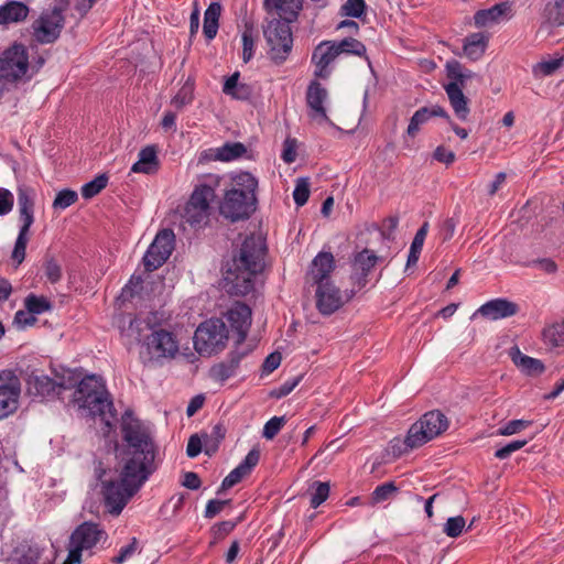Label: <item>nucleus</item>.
I'll list each match as a JSON object with an SVG mask.
<instances>
[{
  "label": "nucleus",
  "instance_id": "obj_54",
  "mask_svg": "<svg viewBox=\"0 0 564 564\" xmlns=\"http://www.w3.org/2000/svg\"><path fill=\"white\" fill-rule=\"evenodd\" d=\"M527 444V440L512 441L506 446H502L501 448L497 449L495 453V457H497L498 459H506L510 457L514 452L524 447Z\"/></svg>",
  "mask_w": 564,
  "mask_h": 564
},
{
  "label": "nucleus",
  "instance_id": "obj_57",
  "mask_svg": "<svg viewBox=\"0 0 564 564\" xmlns=\"http://www.w3.org/2000/svg\"><path fill=\"white\" fill-rule=\"evenodd\" d=\"M464 67L457 61H449L446 63V75L451 79L449 83L458 85V80L462 79V73Z\"/></svg>",
  "mask_w": 564,
  "mask_h": 564
},
{
  "label": "nucleus",
  "instance_id": "obj_8",
  "mask_svg": "<svg viewBox=\"0 0 564 564\" xmlns=\"http://www.w3.org/2000/svg\"><path fill=\"white\" fill-rule=\"evenodd\" d=\"M228 340L226 324L219 318L202 323L194 334V347L202 356H210L221 351Z\"/></svg>",
  "mask_w": 564,
  "mask_h": 564
},
{
  "label": "nucleus",
  "instance_id": "obj_48",
  "mask_svg": "<svg viewBox=\"0 0 564 564\" xmlns=\"http://www.w3.org/2000/svg\"><path fill=\"white\" fill-rule=\"evenodd\" d=\"M313 487H315V491L312 494L311 497V507L317 508L328 498L329 484L315 481L313 484Z\"/></svg>",
  "mask_w": 564,
  "mask_h": 564
},
{
  "label": "nucleus",
  "instance_id": "obj_12",
  "mask_svg": "<svg viewBox=\"0 0 564 564\" xmlns=\"http://www.w3.org/2000/svg\"><path fill=\"white\" fill-rule=\"evenodd\" d=\"M145 349L150 360L160 361L164 358H174L178 352V344L172 333L160 329L147 338Z\"/></svg>",
  "mask_w": 564,
  "mask_h": 564
},
{
  "label": "nucleus",
  "instance_id": "obj_2",
  "mask_svg": "<svg viewBox=\"0 0 564 564\" xmlns=\"http://www.w3.org/2000/svg\"><path fill=\"white\" fill-rule=\"evenodd\" d=\"M265 243L260 236L247 237L237 254L227 263L224 290L234 296H245L253 290V278L264 267Z\"/></svg>",
  "mask_w": 564,
  "mask_h": 564
},
{
  "label": "nucleus",
  "instance_id": "obj_60",
  "mask_svg": "<svg viewBox=\"0 0 564 564\" xmlns=\"http://www.w3.org/2000/svg\"><path fill=\"white\" fill-rule=\"evenodd\" d=\"M457 221L454 218L445 219L440 228V236L443 241L452 239L456 229Z\"/></svg>",
  "mask_w": 564,
  "mask_h": 564
},
{
  "label": "nucleus",
  "instance_id": "obj_62",
  "mask_svg": "<svg viewBox=\"0 0 564 564\" xmlns=\"http://www.w3.org/2000/svg\"><path fill=\"white\" fill-rule=\"evenodd\" d=\"M203 449V440L197 435L193 434L187 443L186 454L188 457H196Z\"/></svg>",
  "mask_w": 564,
  "mask_h": 564
},
{
  "label": "nucleus",
  "instance_id": "obj_35",
  "mask_svg": "<svg viewBox=\"0 0 564 564\" xmlns=\"http://www.w3.org/2000/svg\"><path fill=\"white\" fill-rule=\"evenodd\" d=\"M544 341L551 347H561L564 345V319L554 323L543 330Z\"/></svg>",
  "mask_w": 564,
  "mask_h": 564
},
{
  "label": "nucleus",
  "instance_id": "obj_13",
  "mask_svg": "<svg viewBox=\"0 0 564 564\" xmlns=\"http://www.w3.org/2000/svg\"><path fill=\"white\" fill-rule=\"evenodd\" d=\"M0 420L18 409L21 383L11 370L0 371Z\"/></svg>",
  "mask_w": 564,
  "mask_h": 564
},
{
  "label": "nucleus",
  "instance_id": "obj_49",
  "mask_svg": "<svg viewBox=\"0 0 564 564\" xmlns=\"http://www.w3.org/2000/svg\"><path fill=\"white\" fill-rule=\"evenodd\" d=\"M29 238L28 235L19 234L14 243V248L11 254L12 260L15 262V267L20 265L25 259V250Z\"/></svg>",
  "mask_w": 564,
  "mask_h": 564
},
{
  "label": "nucleus",
  "instance_id": "obj_63",
  "mask_svg": "<svg viewBox=\"0 0 564 564\" xmlns=\"http://www.w3.org/2000/svg\"><path fill=\"white\" fill-rule=\"evenodd\" d=\"M137 545L138 541L135 538H133L130 544L120 550L119 555L113 557L112 562L116 564H122L137 551Z\"/></svg>",
  "mask_w": 564,
  "mask_h": 564
},
{
  "label": "nucleus",
  "instance_id": "obj_25",
  "mask_svg": "<svg viewBox=\"0 0 564 564\" xmlns=\"http://www.w3.org/2000/svg\"><path fill=\"white\" fill-rule=\"evenodd\" d=\"M449 104L458 119L466 121L470 109L468 107V98L464 95L463 88L455 83H448L444 86Z\"/></svg>",
  "mask_w": 564,
  "mask_h": 564
},
{
  "label": "nucleus",
  "instance_id": "obj_64",
  "mask_svg": "<svg viewBox=\"0 0 564 564\" xmlns=\"http://www.w3.org/2000/svg\"><path fill=\"white\" fill-rule=\"evenodd\" d=\"M434 159L448 165L455 161V153L444 147H437L434 151Z\"/></svg>",
  "mask_w": 564,
  "mask_h": 564
},
{
  "label": "nucleus",
  "instance_id": "obj_55",
  "mask_svg": "<svg viewBox=\"0 0 564 564\" xmlns=\"http://www.w3.org/2000/svg\"><path fill=\"white\" fill-rule=\"evenodd\" d=\"M242 46H243L242 58H243V62L247 63L251 59V57L253 55V46H254L251 26H246V30L242 33Z\"/></svg>",
  "mask_w": 564,
  "mask_h": 564
},
{
  "label": "nucleus",
  "instance_id": "obj_14",
  "mask_svg": "<svg viewBox=\"0 0 564 564\" xmlns=\"http://www.w3.org/2000/svg\"><path fill=\"white\" fill-rule=\"evenodd\" d=\"M349 299V295H344L330 281L317 285L316 307L323 315H332Z\"/></svg>",
  "mask_w": 564,
  "mask_h": 564
},
{
  "label": "nucleus",
  "instance_id": "obj_32",
  "mask_svg": "<svg viewBox=\"0 0 564 564\" xmlns=\"http://www.w3.org/2000/svg\"><path fill=\"white\" fill-rule=\"evenodd\" d=\"M508 10L509 7L507 3L496 4L487 10H479L474 17L475 24L476 26L481 28L497 22Z\"/></svg>",
  "mask_w": 564,
  "mask_h": 564
},
{
  "label": "nucleus",
  "instance_id": "obj_41",
  "mask_svg": "<svg viewBox=\"0 0 564 564\" xmlns=\"http://www.w3.org/2000/svg\"><path fill=\"white\" fill-rule=\"evenodd\" d=\"M398 491L394 482L389 481L378 486L371 494V503L377 505L390 499Z\"/></svg>",
  "mask_w": 564,
  "mask_h": 564
},
{
  "label": "nucleus",
  "instance_id": "obj_5",
  "mask_svg": "<svg viewBox=\"0 0 564 564\" xmlns=\"http://www.w3.org/2000/svg\"><path fill=\"white\" fill-rule=\"evenodd\" d=\"M449 426L447 416L440 410H432L422 415V417L411 425L404 444L410 449L420 447L431 440L443 434Z\"/></svg>",
  "mask_w": 564,
  "mask_h": 564
},
{
  "label": "nucleus",
  "instance_id": "obj_22",
  "mask_svg": "<svg viewBox=\"0 0 564 564\" xmlns=\"http://www.w3.org/2000/svg\"><path fill=\"white\" fill-rule=\"evenodd\" d=\"M433 117H442L449 119L448 113L446 110L440 106L434 105L431 107H422L419 110H416L412 118L410 119L406 133L409 137L414 138L417 132L420 131V128L422 124L426 123L431 118Z\"/></svg>",
  "mask_w": 564,
  "mask_h": 564
},
{
  "label": "nucleus",
  "instance_id": "obj_43",
  "mask_svg": "<svg viewBox=\"0 0 564 564\" xmlns=\"http://www.w3.org/2000/svg\"><path fill=\"white\" fill-rule=\"evenodd\" d=\"M25 307L31 314H41L43 312L50 311L52 304L43 296L31 294L25 299Z\"/></svg>",
  "mask_w": 564,
  "mask_h": 564
},
{
  "label": "nucleus",
  "instance_id": "obj_58",
  "mask_svg": "<svg viewBox=\"0 0 564 564\" xmlns=\"http://www.w3.org/2000/svg\"><path fill=\"white\" fill-rule=\"evenodd\" d=\"M13 195L9 189L0 187V216L7 215L12 210Z\"/></svg>",
  "mask_w": 564,
  "mask_h": 564
},
{
  "label": "nucleus",
  "instance_id": "obj_11",
  "mask_svg": "<svg viewBox=\"0 0 564 564\" xmlns=\"http://www.w3.org/2000/svg\"><path fill=\"white\" fill-rule=\"evenodd\" d=\"M175 247V235L172 229L160 230L143 257L147 271L151 272L160 268L171 256Z\"/></svg>",
  "mask_w": 564,
  "mask_h": 564
},
{
  "label": "nucleus",
  "instance_id": "obj_42",
  "mask_svg": "<svg viewBox=\"0 0 564 564\" xmlns=\"http://www.w3.org/2000/svg\"><path fill=\"white\" fill-rule=\"evenodd\" d=\"M194 95V85L188 80L181 87L177 94L172 99V105L176 109L183 108L185 105H188L193 100Z\"/></svg>",
  "mask_w": 564,
  "mask_h": 564
},
{
  "label": "nucleus",
  "instance_id": "obj_34",
  "mask_svg": "<svg viewBox=\"0 0 564 564\" xmlns=\"http://www.w3.org/2000/svg\"><path fill=\"white\" fill-rule=\"evenodd\" d=\"M210 212L202 206L186 204L185 207V219L192 226H203L209 220Z\"/></svg>",
  "mask_w": 564,
  "mask_h": 564
},
{
  "label": "nucleus",
  "instance_id": "obj_59",
  "mask_svg": "<svg viewBox=\"0 0 564 564\" xmlns=\"http://www.w3.org/2000/svg\"><path fill=\"white\" fill-rule=\"evenodd\" d=\"M300 380H301V377H297L291 381L284 382L282 386H280L278 389H274L271 392V397L280 399V398H283V397L290 394L294 390V388L299 384Z\"/></svg>",
  "mask_w": 564,
  "mask_h": 564
},
{
  "label": "nucleus",
  "instance_id": "obj_38",
  "mask_svg": "<svg viewBox=\"0 0 564 564\" xmlns=\"http://www.w3.org/2000/svg\"><path fill=\"white\" fill-rule=\"evenodd\" d=\"M563 64V58L542 61L533 65L534 77L542 78L554 74Z\"/></svg>",
  "mask_w": 564,
  "mask_h": 564
},
{
  "label": "nucleus",
  "instance_id": "obj_27",
  "mask_svg": "<svg viewBox=\"0 0 564 564\" xmlns=\"http://www.w3.org/2000/svg\"><path fill=\"white\" fill-rule=\"evenodd\" d=\"M378 260L379 257L367 248L356 253L352 261V269L356 274H360V285L366 284V276L376 267Z\"/></svg>",
  "mask_w": 564,
  "mask_h": 564
},
{
  "label": "nucleus",
  "instance_id": "obj_56",
  "mask_svg": "<svg viewBox=\"0 0 564 564\" xmlns=\"http://www.w3.org/2000/svg\"><path fill=\"white\" fill-rule=\"evenodd\" d=\"M231 500H218V499H212L207 502L206 509H205V518L213 519L218 513L223 511V509L230 503Z\"/></svg>",
  "mask_w": 564,
  "mask_h": 564
},
{
  "label": "nucleus",
  "instance_id": "obj_23",
  "mask_svg": "<svg viewBox=\"0 0 564 564\" xmlns=\"http://www.w3.org/2000/svg\"><path fill=\"white\" fill-rule=\"evenodd\" d=\"M335 268L334 257L330 252H319L314 260L308 272L310 279L315 284L325 283L328 280L329 273Z\"/></svg>",
  "mask_w": 564,
  "mask_h": 564
},
{
  "label": "nucleus",
  "instance_id": "obj_29",
  "mask_svg": "<svg viewBox=\"0 0 564 564\" xmlns=\"http://www.w3.org/2000/svg\"><path fill=\"white\" fill-rule=\"evenodd\" d=\"M543 24L550 28L564 26V0H549L544 6Z\"/></svg>",
  "mask_w": 564,
  "mask_h": 564
},
{
  "label": "nucleus",
  "instance_id": "obj_39",
  "mask_svg": "<svg viewBox=\"0 0 564 564\" xmlns=\"http://www.w3.org/2000/svg\"><path fill=\"white\" fill-rule=\"evenodd\" d=\"M336 46L339 54H352L357 56H364L366 54V46L354 37H346L339 42H336Z\"/></svg>",
  "mask_w": 564,
  "mask_h": 564
},
{
  "label": "nucleus",
  "instance_id": "obj_26",
  "mask_svg": "<svg viewBox=\"0 0 564 564\" xmlns=\"http://www.w3.org/2000/svg\"><path fill=\"white\" fill-rule=\"evenodd\" d=\"M509 356L512 362L527 376H539L545 370L540 359L522 354L517 346L510 348Z\"/></svg>",
  "mask_w": 564,
  "mask_h": 564
},
{
  "label": "nucleus",
  "instance_id": "obj_61",
  "mask_svg": "<svg viewBox=\"0 0 564 564\" xmlns=\"http://www.w3.org/2000/svg\"><path fill=\"white\" fill-rule=\"evenodd\" d=\"M282 159L286 163H292L296 159V141L286 139L283 144Z\"/></svg>",
  "mask_w": 564,
  "mask_h": 564
},
{
  "label": "nucleus",
  "instance_id": "obj_9",
  "mask_svg": "<svg viewBox=\"0 0 564 564\" xmlns=\"http://www.w3.org/2000/svg\"><path fill=\"white\" fill-rule=\"evenodd\" d=\"M107 539V533L93 522L78 525L69 539V552L63 564H82L83 551L91 550L96 544Z\"/></svg>",
  "mask_w": 564,
  "mask_h": 564
},
{
  "label": "nucleus",
  "instance_id": "obj_33",
  "mask_svg": "<svg viewBox=\"0 0 564 564\" xmlns=\"http://www.w3.org/2000/svg\"><path fill=\"white\" fill-rule=\"evenodd\" d=\"M215 197V189L212 185L200 184L195 187L187 204L202 206L210 212V203Z\"/></svg>",
  "mask_w": 564,
  "mask_h": 564
},
{
  "label": "nucleus",
  "instance_id": "obj_45",
  "mask_svg": "<svg viewBox=\"0 0 564 564\" xmlns=\"http://www.w3.org/2000/svg\"><path fill=\"white\" fill-rule=\"evenodd\" d=\"M230 367L231 366H228L227 362L221 361L210 368L209 376L213 380L223 383L236 375Z\"/></svg>",
  "mask_w": 564,
  "mask_h": 564
},
{
  "label": "nucleus",
  "instance_id": "obj_4",
  "mask_svg": "<svg viewBox=\"0 0 564 564\" xmlns=\"http://www.w3.org/2000/svg\"><path fill=\"white\" fill-rule=\"evenodd\" d=\"M234 181L237 187L226 192L220 214L231 221L248 219L256 210L258 181L248 172L238 174Z\"/></svg>",
  "mask_w": 564,
  "mask_h": 564
},
{
  "label": "nucleus",
  "instance_id": "obj_10",
  "mask_svg": "<svg viewBox=\"0 0 564 564\" xmlns=\"http://www.w3.org/2000/svg\"><path fill=\"white\" fill-rule=\"evenodd\" d=\"M67 4H59L52 10L44 11L32 24L33 35L39 43L48 44L55 42L63 28L64 15Z\"/></svg>",
  "mask_w": 564,
  "mask_h": 564
},
{
  "label": "nucleus",
  "instance_id": "obj_18",
  "mask_svg": "<svg viewBox=\"0 0 564 564\" xmlns=\"http://www.w3.org/2000/svg\"><path fill=\"white\" fill-rule=\"evenodd\" d=\"M227 318L231 328L237 333V343L240 344L247 338L251 326V310L248 305L237 302L227 312Z\"/></svg>",
  "mask_w": 564,
  "mask_h": 564
},
{
  "label": "nucleus",
  "instance_id": "obj_16",
  "mask_svg": "<svg viewBox=\"0 0 564 564\" xmlns=\"http://www.w3.org/2000/svg\"><path fill=\"white\" fill-rule=\"evenodd\" d=\"M339 51L334 41H323L313 51L312 62L315 65L314 75L327 78L330 74L328 66L339 56Z\"/></svg>",
  "mask_w": 564,
  "mask_h": 564
},
{
  "label": "nucleus",
  "instance_id": "obj_53",
  "mask_svg": "<svg viewBox=\"0 0 564 564\" xmlns=\"http://www.w3.org/2000/svg\"><path fill=\"white\" fill-rule=\"evenodd\" d=\"M366 9L364 0H347L341 7L343 14L352 18H360Z\"/></svg>",
  "mask_w": 564,
  "mask_h": 564
},
{
  "label": "nucleus",
  "instance_id": "obj_24",
  "mask_svg": "<svg viewBox=\"0 0 564 564\" xmlns=\"http://www.w3.org/2000/svg\"><path fill=\"white\" fill-rule=\"evenodd\" d=\"M138 161L132 165L131 172L148 175L155 174L160 167L156 145H148L139 152Z\"/></svg>",
  "mask_w": 564,
  "mask_h": 564
},
{
  "label": "nucleus",
  "instance_id": "obj_47",
  "mask_svg": "<svg viewBox=\"0 0 564 564\" xmlns=\"http://www.w3.org/2000/svg\"><path fill=\"white\" fill-rule=\"evenodd\" d=\"M310 197V183L307 178H299L293 192V198L297 206L306 204Z\"/></svg>",
  "mask_w": 564,
  "mask_h": 564
},
{
  "label": "nucleus",
  "instance_id": "obj_44",
  "mask_svg": "<svg viewBox=\"0 0 564 564\" xmlns=\"http://www.w3.org/2000/svg\"><path fill=\"white\" fill-rule=\"evenodd\" d=\"M466 525V521L464 517L457 516L448 518L446 523L444 524V533L449 538H457L462 534L464 528Z\"/></svg>",
  "mask_w": 564,
  "mask_h": 564
},
{
  "label": "nucleus",
  "instance_id": "obj_1",
  "mask_svg": "<svg viewBox=\"0 0 564 564\" xmlns=\"http://www.w3.org/2000/svg\"><path fill=\"white\" fill-rule=\"evenodd\" d=\"M123 440L127 442L120 481H102L105 506L113 516H119L133 495L155 469L156 447L149 429L139 420L123 417Z\"/></svg>",
  "mask_w": 564,
  "mask_h": 564
},
{
  "label": "nucleus",
  "instance_id": "obj_37",
  "mask_svg": "<svg viewBox=\"0 0 564 564\" xmlns=\"http://www.w3.org/2000/svg\"><path fill=\"white\" fill-rule=\"evenodd\" d=\"M225 434H226V429L221 424H216L213 427L210 435H208V434L203 435L204 443H205V453L207 455H212L213 453H215L217 451L218 444L220 443L221 440H224Z\"/></svg>",
  "mask_w": 564,
  "mask_h": 564
},
{
  "label": "nucleus",
  "instance_id": "obj_40",
  "mask_svg": "<svg viewBox=\"0 0 564 564\" xmlns=\"http://www.w3.org/2000/svg\"><path fill=\"white\" fill-rule=\"evenodd\" d=\"M108 184V177L105 174L98 175L93 181L82 187V195L89 199L99 194Z\"/></svg>",
  "mask_w": 564,
  "mask_h": 564
},
{
  "label": "nucleus",
  "instance_id": "obj_31",
  "mask_svg": "<svg viewBox=\"0 0 564 564\" xmlns=\"http://www.w3.org/2000/svg\"><path fill=\"white\" fill-rule=\"evenodd\" d=\"M487 43L488 37L485 34L473 33L465 40L464 53L469 59L477 61L484 55Z\"/></svg>",
  "mask_w": 564,
  "mask_h": 564
},
{
  "label": "nucleus",
  "instance_id": "obj_46",
  "mask_svg": "<svg viewBox=\"0 0 564 564\" xmlns=\"http://www.w3.org/2000/svg\"><path fill=\"white\" fill-rule=\"evenodd\" d=\"M78 198V195L75 191L72 189H63L57 193L54 202L53 208L55 209H65L73 205Z\"/></svg>",
  "mask_w": 564,
  "mask_h": 564
},
{
  "label": "nucleus",
  "instance_id": "obj_7",
  "mask_svg": "<svg viewBox=\"0 0 564 564\" xmlns=\"http://www.w3.org/2000/svg\"><path fill=\"white\" fill-rule=\"evenodd\" d=\"M32 77L29 53L23 44H13L0 55V80L22 83Z\"/></svg>",
  "mask_w": 564,
  "mask_h": 564
},
{
  "label": "nucleus",
  "instance_id": "obj_21",
  "mask_svg": "<svg viewBox=\"0 0 564 564\" xmlns=\"http://www.w3.org/2000/svg\"><path fill=\"white\" fill-rule=\"evenodd\" d=\"M264 9L268 13H275L286 21H296L302 10V0H264Z\"/></svg>",
  "mask_w": 564,
  "mask_h": 564
},
{
  "label": "nucleus",
  "instance_id": "obj_15",
  "mask_svg": "<svg viewBox=\"0 0 564 564\" xmlns=\"http://www.w3.org/2000/svg\"><path fill=\"white\" fill-rule=\"evenodd\" d=\"M327 96V90L318 82H312L310 84L306 91L308 117L319 124L329 122V118L327 117L326 109L324 107Z\"/></svg>",
  "mask_w": 564,
  "mask_h": 564
},
{
  "label": "nucleus",
  "instance_id": "obj_20",
  "mask_svg": "<svg viewBox=\"0 0 564 564\" xmlns=\"http://www.w3.org/2000/svg\"><path fill=\"white\" fill-rule=\"evenodd\" d=\"M18 205L22 227L19 234L28 235L34 221V192L29 187H19Z\"/></svg>",
  "mask_w": 564,
  "mask_h": 564
},
{
  "label": "nucleus",
  "instance_id": "obj_28",
  "mask_svg": "<svg viewBox=\"0 0 564 564\" xmlns=\"http://www.w3.org/2000/svg\"><path fill=\"white\" fill-rule=\"evenodd\" d=\"M30 383L34 386V389L40 395H50L55 392L56 388L70 389L73 388V381L69 380H55L45 375L33 376Z\"/></svg>",
  "mask_w": 564,
  "mask_h": 564
},
{
  "label": "nucleus",
  "instance_id": "obj_30",
  "mask_svg": "<svg viewBox=\"0 0 564 564\" xmlns=\"http://www.w3.org/2000/svg\"><path fill=\"white\" fill-rule=\"evenodd\" d=\"M29 14V8L19 1H10L0 7V24L23 21Z\"/></svg>",
  "mask_w": 564,
  "mask_h": 564
},
{
  "label": "nucleus",
  "instance_id": "obj_50",
  "mask_svg": "<svg viewBox=\"0 0 564 564\" xmlns=\"http://www.w3.org/2000/svg\"><path fill=\"white\" fill-rule=\"evenodd\" d=\"M44 272L51 283H57L62 279V268L53 257H46Z\"/></svg>",
  "mask_w": 564,
  "mask_h": 564
},
{
  "label": "nucleus",
  "instance_id": "obj_3",
  "mask_svg": "<svg viewBox=\"0 0 564 564\" xmlns=\"http://www.w3.org/2000/svg\"><path fill=\"white\" fill-rule=\"evenodd\" d=\"M74 401L90 416H99L107 427L117 422V413L102 380L95 376L83 378L74 393Z\"/></svg>",
  "mask_w": 564,
  "mask_h": 564
},
{
  "label": "nucleus",
  "instance_id": "obj_51",
  "mask_svg": "<svg viewBox=\"0 0 564 564\" xmlns=\"http://www.w3.org/2000/svg\"><path fill=\"white\" fill-rule=\"evenodd\" d=\"M285 424V417L284 416H273L270 419L263 427V437L267 440H273L280 430Z\"/></svg>",
  "mask_w": 564,
  "mask_h": 564
},
{
  "label": "nucleus",
  "instance_id": "obj_19",
  "mask_svg": "<svg viewBox=\"0 0 564 564\" xmlns=\"http://www.w3.org/2000/svg\"><path fill=\"white\" fill-rule=\"evenodd\" d=\"M259 459L260 452L258 449H251L245 457L243 462L225 477L217 494L220 495L225 490L240 482L243 477L250 474L252 468L259 463Z\"/></svg>",
  "mask_w": 564,
  "mask_h": 564
},
{
  "label": "nucleus",
  "instance_id": "obj_6",
  "mask_svg": "<svg viewBox=\"0 0 564 564\" xmlns=\"http://www.w3.org/2000/svg\"><path fill=\"white\" fill-rule=\"evenodd\" d=\"M282 18H272L263 25V35L269 46V55L276 63H283L292 51L293 36L290 23Z\"/></svg>",
  "mask_w": 564,
  "mask_h": 564
},
{
  "label": "nucleus",
  "instance_id": "obj_17",
  "mask_svg": "<svg viewBox=\"0 0 564 564\" xmlns=\"http://www.w3.org/2000/svg\"><path fill=\"white\" fill-rule=\"evenodd\" d=\"M518 312L519 305L516 302L507 299H495L482 304L474 316L479 314L487 319L497 321L514 316Z\"/></svg>",
  "mask_w": 564,
  "mask_h": 564
},
{
  "label": "nucleus",
  "instance_id": "obj_52",
  "mask_svg": "<svg viewBox=\"0 0 564 564\" xmlns=\"http://www.w3.org/2000/svg\"><path fill=\"white\" fill-rule=\"evenodd\" d=\"M531 425L530 421L512 420L497 431V435L510 436L517 434Z\"/></svg>",
  "mask_w": 564,
  "mask_h": 564
},
{
  "label": "nucleus",
  "instance_id": "obj_36",
  "mask_svg": "<svg viewBox=\"0 0 564 564\" xmlns=\"http://www.w3.org/2000/svg\"><path fill=\"white\" fill-rule=\"evenodd\" d=\"M246 151V147L240 142L226 143L217 150L216 158L228 162L242 156Z\"/></svg>",
  "mask_w": 564,
  "mask_h": 564
}]
</instances>
